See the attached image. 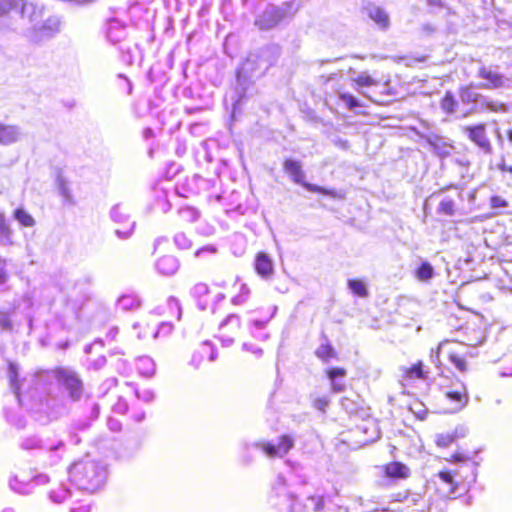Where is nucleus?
<instances>
[{
    "instance_id": "f257e3e1",
    "label": "nucleus",
    "mask_w": 512,
    "mask_h": 512,
    "mask_svg": "<svg viewBox=\"0 0 512 512\" xmlns=\"http://www.w3.org/2000/svg\"><path fill=\"white\" fill-rule=\"evenodd\" d=\"M69 481L81 490L94 492L103 482V473L99 464L93 460H79L71 464L68 470Z\"/></svg>"
},
{
    "instance_id": "f03ea898",
    "label": "nucleus",
    "mask_w": 512,
    "mask_h": 512,
    "mask_svg": "<svg viewBox=\"0 0 512 512\" xmlns=\"http://www.w3.org/2000/svg\"><path fill=\"white\" fill-rule=\"evenodd\" d=\"M283 169L295 183L302 185L309 192L323 194L334 199H343L345 197V193L336 189H327L316 184L305 182V174L299 161L288 158L283 163Z\"/></svg>"
},
{
    "instance_id": "7ed1b4c3",
    "label": "nucleus",
    "mask_w": 512,
    "mask_h": 512,
    "mask_svg": "<svg viewBox=\"0 0 512 512\" xmlns=\"http://www.w3.org/2000/svg\"><path fill=\"white\" fill-rule=\"evenodd\" d=\"M52 375L58 384L66 389L71 400L78 401L81 398L84 384L76 372L57 366L52 370Z\"/></svg>"
},
{
    "instance_id": "20e7f679",
    "label": "nucleus",
    "mask_w": 512,
    "mask_h": 512,
    "mask_svg": "<svg viewBox=\"0 0 512 512\" xmlns=\"http://www.w3.org/2000/svg\"><path fill=\"white\" fill-rule=\"evenodd\" d=\"M294 446V439L291 435L282 434L278 437L276 444L270 441H261L256 444L268 458H282L287 455Z\"/></svg>"
},
{
    "instance_id": "39448f33",
    "label": "nucleus",
    "mask_w": 512,
    "mask_h": 512,
    "mask_svg": "<svg viewBox=\"0 0 512 512\" xmlns=\"http://www.w3.org/2000/svg\"><path fill=\"white\" fill-rule=\"evenodd\" d=\"M441 353L447 355L448 360L454 365L455 369L460 373H467L469 370L468 354L461 346H447L440 344L437 348V357Z\"/></svg>"
},
{
    "instance_id": "423d86ee",
    "label": "nucleus",
    "mask_w": 512,
    "mask_h": 512,
    "mask_svg": "<svg viewBox=\"0 0 512 512\" xmlns=\"http://www.w3.org/2000/svg\"><path fill=\"white\" fill-rule=\"evenodd\" d=\"M437 477L439 479L438 490L447 497H452L462 486L456 471L443 469L438 472Z\"/></svg>"
},
{
    "instance_id": "0eeeda50",
    "label": "nucleus",
    "mask_w": 512,
    "mask_h": 512,
    "mask_svg": "<svg viewBox=\"0 0 512 512\" xmlns=\"http://www.w3.org/2000/svg\"><path fill=\"white\" fill-rule=\"evenodd\" d=\"M286 17V9L277 6H268L264 12L258 16L255 24L261 30H269L275 27Z\"/></svg>"
},
{
    "instance_id": "6e6552de",
    "label": "nucleus",
    "mask_w": 512,
    "mask_h": 512,
    "mask_svg": "<svg viewBox=\"0 0 512 512\" xmlns=\"http://www.w3.org/2000/svg\"><path fill=\"white\" fill-rule=\"evenodd\" d=\"M383 477L397 481L407 479L410 476V469L400 461H391L381 466Z\"/></svg>"
},
{
    "instance_id": "1a4fd4ad",
    "label": "nucleus",
    "mask_w": 512,
    "mask_h": 512,
    "mask_svg": "<svg viewBox=\"0 0 512 512\" xmlns=\"http://www.w3.org/2000/svg\"><path fill=\"white\" fill-rule=\"evenodd\" d=\"M254 269L261 278H271L274 274V264L271 257L266 252H257L254 260Z\"/></svg>"
},
{
    "instance_id": "9d476101",
    "label": "nucleus",
    "mask_w": 512,
    "mask_h": 512,
    "mask_svg": "<svg viewBox=\"0 0 512 512\" xmlns=\"http://www.w3.org/2000/svg\"><path fill=\"white\" fill-rule=\"evenodd\" d=\"M461 100L464 103H479L481 106H487L493 111L504 109L503 104L488 101L485 97L477 93L473 88H465L461 92Z\"/></svg>"
},
{
    "instance_id": "9b49d317",
    "label": "nucleus",
    "mask_w": 512,
    "mask_h": 512,
    "mask_svg": "<svg viewBox=\"0 0 512 512\" xmlns=\"http://www.w3.org/2000/svg\"><path fill=\"white\" fill-rule=\"evenodd\" d=\"M423 361L418 360L408 367L401 369V377L405 381L426 380L428 371L425 369Z\"/></svg>"
},
{
    "instance_id": "f8f14e48",
    "label": "nucleus",
    "mask_w": 512,
    "mask_h": 512,
    "mask_svg": "<svg viewBox=\"0 0 512 512\" xmlns=\"http://www.w3.org/2000/svg\"><path fill=\"white\" fill-rule=\"evenodd\" d=\"M21 3L20 15L22 18L28 19L30 23H33L35 26L38 21L43 16V8L37 6L32 2H28L26 0H19V4Z\"/></svg>"
},
{
    "instance_id": "ddd939ff",
    "label": "nucleus",
    "mask_w": 512,
    "mask_h": 512,
    "mask_svg": "<svg viewBox=\"0 0 512 512\" xmlns=\"http://www.w3.org/2000/svg\"><path fill=\"white\" fill-rule=\"evenodd\" d=\"M446 398L455 404V410L462 409L468 404L469 394L465 386L460 389L445 392Z\"/></svg>"
},
{
    "instance_id": "4468645a",
    "label": "nucleus",
    "mask_w": 512,
    "mask_h": 512,
    "mask_svg": "<svg viewBox=\"0 0 512 512\" xmlns=\"http://www.w3.org/2000/svg\"><path fill=\"white\" fill-rule=\"evenodd\" d=\"M347 371L343 367H333L326 370V375L331 381V389L334 392H342L345 389V383L344 382H338L336 381L337 377H344L346 376Z\"/></svg>"
},
{
    "instance_id": "2eb2a0df",
    "label": "nucleus",
    "mask_w": 512,
    "mask_h": 512,
    "mask_svg": "<svg viewBox=\"0 0 512 512\" xmlns=\"http://www.w3.org/2000/svg\"><path fill=\"white\" fill-rule=\"evenodd\" d=\"M366 10L368 16L381 28L385 29L389 26V16L382 8L375 5H368Z\"/></svg>"
},
{
    "instance_id": "dca6fc26",
    "label": "nucleus",
    "mask_w": 512,
    "mask_h": 512,
    "mask_svg": "<svg viewBox=\"0 0 512 512\" xmlns=\"http://www.w3.org/2000/svg\"><path fill=\"white\" fill-rule=\"evenodd\" d=\"M463 434L457 430L451 432L440 433L436 436L435 443L440 448H448L453 444H456Z\"/></svg>"
},
{
    "instance_id": "f3484780",
    "label": "nucleus",
    "mask_w": 512,
    "mask_h": 512,
    "mask_svg": "<svg viewBox=\"0 0 512 512\" xmlns=\"http://www.w3.org/2000/svg\"><path fill=\"white\" fill-rule=\"evenodd\" d=\"M479 75L489 81V84L483 85L485 88H499L504 85V77L502 75L484 67L479 70Z\"/></svg>"
},
{
    "instance_id": "a211bd4d",
    "label": "nucleus",
    "mask_w": 512,
    "mask_h": 512,
    "mask_svg": "<svg viewBox=\"0 0 512 512\" xmlns=\"http://www.w3.org/2000/svg\"><path fill=\"white\" fill-rule=\"evenodd\" d=\"M315 355L325 363L338 358V353L330 343L321 344L316 350Z\"/></svg>"
},
{
    "instance_id": "6ab92c4d",
    "label": "nucleus",
    "mask_w": 512,
    "mask_h": 512,
    "mask_svg": "<svg viewBox=\"0 0 512 512\" xmlns=\"http://www.w3.org/2000/svg\"><path fill=\"white\" fill-rule=\"evenodd\" d=\"M408 409L414 415V417L420 421L425 420L429 414V410L418 399H412L409 402Z\"/></svg>"
},
{
    "instance_id": "aec40b11",
    "label": "nucleus",
    "mask_w": 512,
    "mask_h": 512,
    "mask_svg": "<svg viewBox=\"0 0 512 512\" xmlns=\"http://www.w3.org/2000/svg\"><path fill=\"white\" fill-rule=\"evenodd\" d=\"M414 275L419 281L427 282L434 276L433 266L424 261L415 269Z\"/></svg>"
},
{
    "instance_id": "412c9836",
    "label": "nucleus",
    "mask_w": 512,
    "mask_h": 512,
    "mask_svg": "<svg viewBox=\"0 0 512 512\" xmlns=\"http://www.w3.org/2000/svg\"><path fill=\"white\" fill-rule=\"evenodd\" d=\"M348 288L351 290V292L360 297V298H366L369 295L368 289L366 287V284L360 280V279H349L347 282Z\"/></svg>"
},
{
    "instance_id": "4be33fe9",
    "label": "nucleus",
    "mask_w": 512,
    "mask_h": 512,
    "mask_svg": "<svg viewBox=\"0 0 512 512\" xmlns=\"http://www.w3.org/2000/svg\"><path fill=\"white\" fill-rule=\"evenodd\" d=\"M11 228L7 224L5 215L0 212V243L3 245H11L13 244L11 240Z\"/></svg>"
},
{
    "instance_id": "5701e85b",
    "label": "nucleus",
    "mask_w": 512,
    "mask_h": 512,
    "mask_svg": "<svg viewBox=\"0 0 512 512\" xmlns=\"http://www.w3.org/2000/svg\"><path fill=\"white\" fill-rule=\"evenodd\" d=\"M13 216L23 227H33L35 225L34 218L23 208H16Z\"/></svg>"
},
{
    "instance_id": "b1692460",
    "label": "nucleus",
    "mask_w": 512,
    "mask_h": 512,
    "mask_svg": "<svg viewBox=\"0 0 512 512\" xmlns=\"http://www.w3.org/2000/svg\"><path fill=\"white\" fill-rule=\"evenodd\" d=\"M469 131V138L476 142L479 146L483 148H489L490 147V141L485 136L484 131L485 130H468Z\"/></svg>"
},
{
    "instance_id": "393cba45",
    "label": "nucleus",
    "mask_w": 512,
    "mask_h": 512,
    "mask_svg": "<svg viewBox=\"0 0 512 512\" xmlns=\"http://www.w3.org/2000/svg\"><path fill=\"white\" fill-rule=\"evenodd\" d=\"M458 106L456 100L451 93H446L441 101V108L447 113H456Z\"/></svg>"
},
{
    "instance_id": "a878e982",
    "label": "nucleus",
    "mask_w": 512,
    "mask_h": 512,
    "mask_svg": "<svg viewBox=\"0 0 512 512\" xmlns=\"http://www.w3.org/2000/svg\"><path fill=\"white\" fill-rule=\"evenodd\" d=\"M438 212L447 216H453L456 213V204L451 199L442 200L438 206Z\"/></svg>"
},
{
    "instance_id": "bb28decb",
    "label": "nucleus",
    "mask_w": 512,
    "mask_h": 512,
    "mask_svg": "<svg viewBox=\"0 0 512 512\" xmlns=\"http://www.w3.org/2000/svg\"><path fill=\"white\" fill-rule=\"evenodd\" d=\"M8 370L10 373L11 386L13 387L14 391L18 394L20 390V380L18 377L17 365L12 362L8 363Z\"/></svg>"
},
{
    "instance_id": "cd10ccee",
    "label": "nucleus",
    "mask_w": 512,
    "mask_h": 512,
    "mask_svg": "<svg viewBox=\"0 0 512 512\" xmlns=\"http://www.w3.org/2000/svg\"><path fill=\"white\" fill-rule=\"evenodd\" d=\"M471 459L470 452L466 449H459L456 452L452 453L448 458H446V461L451 463H462L466 462L467 460Z\"/></svg>"
},
{
    "instance_id": "c85d7f7f",
    "label": "nucleus",
    "mask_w": 512,
    "mask_h": 512,
    "mask_svg": "<svg viewBox=\"0 0 512 512\" xmlns=\"http://www.w3.org/2000/svg\"><path fill=\"white\" fill-rule=\"evenodd\" d=\"M18 5L19 0H0V18L8 15Z\"/></svg>"
},
{
    "instance_id": "c756f323",
    "label": "nucleus",
    "mask_w": 512,
    "mask_h": 512,
    "mask_svg": "<svg viewBox=\"0 0 512 512\" xmlns=\"http://www.w3.org/2000/svg\"><path fill=\"white\" fill-rule=\"evenodd\" d=\"M354 81L357 83L358 86H363V87H369V86H374V85L378 84V82L376 80H374L372 77H370L366 72L359 74L354 79Z\"/></svg>"
},
{
    "instance_id": "7c9ffc66",
    "label": "nucleus",
    "mask_w": 512,
    "mask_h": 512,
    "mask_svg": "<svg viewBox=\"0 0 512 512\" xmlns=\"http://www.w3.org/2000/svg\"><path fill=\"white\" fill-rule=\"evenodd\" d=\"M329 404L330 400L327 396L317 397L312 401V406L322 413L327 411Z\"/></svg>"
},
{
    "instance_id": "2f4dec72",
    "label": "nucleus",
    "mask_w": 512,
    "mask_h": 512,
    "mask_svg": "<svg viewBox=\"0 0 512 512\" xmlns=\"http://www.w3.org/2000/svg\"><path fill=\"white\" fill-rule=\"evenodd\" d=\"M254 62V55H250L244 63L241 70L238 72V82H241L242 75L247 74L253 70L252 64Z\"/></svg>"
},
{
    "instance_id": "473e14b6",
    "label": "nucleus",
    "mask_w": 512,
    "mask_h": 512,
    "mask_svg": "<svg viewBox=\"0 0 512 512\" xmlns=\"http://www.w3.org/2000/svg\"><path fill=\"white\" fill-rule=\"evenodd\" d=\"M41 30L48 29L50 32L58 31L59 20L57 18H49L40 28Z\"/></svg>"
},
{
    "instance_id": "72a5a7b5",
    "label": "nucleus",
    "mask_w": 512,
    "mask_h": 512,
    "mask_svg": "<svg viewBox=\"0 0 512 512\" xmlns=\"http://www.w3.org/2000/svg\"><path fill=\"white\" fill-rule=\"evenodd\" d=\"M490 206L492 208H505L508 206V202L501 196L494 195L490 198Z\"/></svg>"
},
{
    "instance_id": "f704fd0d",
    "label": "nucleus",
    "mask_w": 512,
    "mask_h": 512,
    "mask_svg": "<svg viewBox=\"0 0 512 512\" xmlns=\"http://www.w3.org/2000/svg\"><path fill=\"white\" fill-rule=\"evenodd\" d=\"M340 97L349 108H353L358 105L357 100L352 95L341 94Z\"/></svg>"
},
{
    "instance_id": "c9c22d12",
    "label": "nucleus",
    "mask_w": 512,
    "mask_h": 512,
    "mask_svg": "<svg viewBox=\"0 0 512 512\" xmlns=\"http://www.w3.org/2000/svg\"><path fill=\"white\" fill-rule=\"evenodd\" d=\"M0 326H1V328L6 329V330L12 329V323L10 321V318L5 313L0 314Z\"/></svg>"
},
{
    "instance_id": "e433bc0d",
    "label": "nucleus",
    "mask_w": 512,
    "mask_h": 512,
    "mask_svg": "<svg viewBox=\"0 0 512 512\" xmlns=\"http://www.w3.org/2000/svg\"><path fill=\"white\" fill-rule=\"evenodd\" d=\"M498 169L501 172H509L512 175V164L507 165L505 162L498 163Z\"/></svg>"
},
{
    "instance_id": "4c0bfd02",
    "label": "nucleus",
    "mask_w": 512,
    "mask_h": 512,
    "mask_svg": "<svg viewBox=\"0 0 512 512\" xmlns=\"http://www.w3.org/2000/svg\"><path fill=\"white\" fill-rule=\"evenodd\" d=\"M169 302H172V303H174V304H175V306H176V318H177V319H180V317H181V307H180V305L178 304L177 300H176L174 297H171V298L169 299Z\"/></svg>"
},
{
    "instance_id": "58836bf2",
    "label": "nucleus",
    "mask_w": 512,
    "mask_h": 512,
    "mask_svg": "<svg viewBox=\"0 0 512 512\" xmlns=\"http://www.w3.org/2000/svg\"><path fill=\"white\" fill-rule=\"evenodd\" d=\"M427 3L429 6H435V7H439V8L444 7V4L442 3L441 0H427Z\"/></svg>"
},
{
    "instance_id": "ea45409f",
    "label": "nucleus",
    "mask_w": 512,
    "mask_h": 512,
    "mask_svg": "<svg viewBox=\"0 0 512 512\" xmlns=\"http://www.w3.org/2000/svg\"><path fill=\"white\" fill-rule=\"evenodd\" d=\"M7 280V274L4 269H0V284Z\"/></svg>"
},
{
    "instance_id": "a19ab883",
    "label": "nucleus",
    "mask_w": 512,
    "mask_h": 512,
    "mask_svg": "<svg viewBox=\"0 0 512 512\" xmlns=\"http://www.w3.org/2000/svg\"><path fill=\"white\" fill-rule=\"evenodd\" d=\"M269 64L267 62L260 61L259 63V69L266 70L268 68Z\"/></svg>"
},
{
    "instance_id": "79ce46f5",
    "label": "nucleus",
    "mask_w": 512,
    "mask_h": 512,
    "mask_svg": "<svg viewBox=\"0 0 512 512\" xmlns=\"http://www.w3.org/2000/svg\"><path fill=\"white\" fill-rule=\"evenodd\" d=\"M62 194H63L67 199H69V200L71 199V197H70V195H69V193H68L67 188L62 187Z\"/></svg>"
},
{
    "instance_id": "37998d69",
    "label": "nucleus",
    "mask_w": 512,
    "mask_h": 512,
    "mask_svg": "<svg viewBox=\"0 0 512 512\" xmlns=\"http://www.w3.org/2000/svg\"><path fill=\"white\" fill-rule=\"evenodd\" d=\"M209 358H210V360H213L215 358L214 353L212 351H210V353H209Z\"/></svg>"
},
{
    "instance_id": "c03bdc74",
    "label": "nucleus",
    "mask_w": 512,
    "mask_h": 512,
    "mask_svg": "<svg viewBox=\"0 0 512 512\" xmlns=\"http://www.w3.org/2000/svg\"><path fill=\"white\" fill-rule=\"evenodd\" d=\"M508 139L512 142V130L509 131Z\"/></svg>"
},
{
    "instance_id": "a18cd8bd",
    "label": "nucleus",
    "mask_w": 512,
    "mask_h": 512,
    "mask_svg": "<svg viewBox=\"0 0 512 512\" xmlns=\"http://www.w3.org/2000/svg\"><path fill=\"white\" fill-rule=\"evenodd\" d=\"M469 128H477V129H480V128H484L482 125H477V126H470Z\"/></svg>"
},
{
    "instance_id": "49530a36",
    "label": "nucleus",
    "mask_w": 512,
    "mask_h": 512,
    "mask_svg": "<svg viewBox=\"0 0 512 512\" xmlns=\"http://www.w3.org/2000/svg\"><path fill=\"white\" fill-rule=\"evenodd\" d=\"M239 102H240V100H237V101L233 104V106H234V110L236 109V106L239 104Z\"/></svg>"
}]
</instances>
